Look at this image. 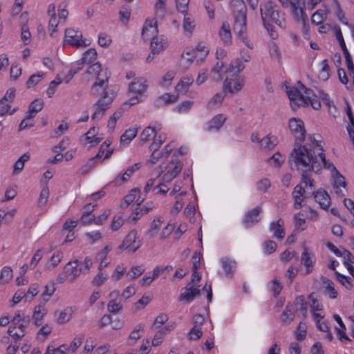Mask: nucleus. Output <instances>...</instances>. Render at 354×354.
Segmentation results:
<instances>
[{
  "label": "nucleus",
  "mask_w": 354,
  "mask_h": 354,
  "mask_svg": "<svg viewBox=\"0 0 354 354\" xmlns=\"http://www.w3.org/2000/svg\"><path fill=\"white\" fill-rule=\"evenodd\" d=\"M147 80L143 77L136 78L129 85V90L131 93L141 95L147 88Z\"/></svg>",
  "instance_id": "15"
},
{
  "label": "nucleus",
  "mask_w": 354,
  "mask_h": 354,
  "mask_svg": "<svg viewBox=\"0 0 354 354\" xmlns=\"http://www.w3.org/2000/svg\"><path fill=\"white\" fill-rule=\"evenodd\" d=\"M294 304L295 305L299 306L298 310H299L305 317L307 313L308 304L307 302L305 301L304 297L303 295L298 296L297 297H296Z\"/></svg>",
  "instance_id": "42"
},
{
  "label": "nucleus",
  "mask_w": 354,
  "mask_h": 354,
  "mask_svg": "<svg viewBox=\"0 0 354 354\" xmlns=\"http://www.w3.org/2000/svg\"><path fill=\"white\" fill-rule=\"evenodd\" d=\"M257 189L263 193H266L270 187L271 183L269 179L263 178L257 183Z\"/></svg>",
  "instance_id": "54"
},
{
  "label": "nucleus",
  "mask_w": 354,
  "mask_h": 354,
  "mask_svg": "<svg viewBox=\"0 0 354 354\" xmlns=\"http://www.w3.org/2000/svg\"><path fill=\"white\" fill-rule=\"evenodd\" d=\"M44 107V101L40 99H36L33 100L29 107L32 111H35V113L39 112Z\"/></svg>",
  "instance_id": "56"
},
{
  "label": "nucleus",
  "mask_w": 354,
  "mask_h": 354,
  "mask_svg": "<svg viewBox=\"0 0 354 354\" xmlns=\"http://www.w3.org/2000/svg\"><path fill=\"white\" fill-rule=\"evenodd\" d=\"M112 41L109 35L106 33H100L98 38V44L102 47H108Z\"/></svg>",
  "instance_id": "49"
},
{
  "label": "nucleus",
  "mask_w": 354,
  "mask_h": 354,
  "mask_svg": "<svg viewBox=\"0 0 354 354\" xmlns=\"http://www.w3.org/2000/svg\"><path fill=\"white\" fill-rule=\"evenodd\" d=\"M317 156L322 165V167H324L325 169H331L333 171H336V170H337L334 165L330 162L329 160L326 158V155L324 153L319 152Z\"/></svg>",
  "instance_id": "37"
},
{
  "label": "nucleus",
  "mask_w": 354,
  "mask_h": 354,
  "mask_svg": "<svg viewBox=\"0 0 354 354\" xmlns=\"http://www.w3.org/2000/svg\"><path fill=\"white\" fill-rule=\"evenodd\" d=\"M96 205H91V203L86 204L84 207V209L85 210L83 213L80 221L84 225H89L91 224V220H88V215L94 210L95 207Z\"/></svg>",
  "instance_id": "40"
},
{
  "label": "nucleus",
  "mask_w": 354,
  "mask_h": 354,
  "mask_svg": "<svg viewBox=\"0 0 354 354\" xmlns=\"http://www.w3.org/2000/svg\"><path fill=\"white\" fill-rule=\"evenodd\" d=\"M276 5L272 1H267L261 4L260 12L264 27L272 38L275 39L277 36L276 32L273 30V26L270 22H274L276 24L282 27L284 19L280 16L279 12L275 9Z\"/></svg>",
  "instance_id": "3"
},
{
  "label": "nucleus",
  "mask_w": 354,
  "mask_h": 354,
  "mask_svg": "<svg viewBox=\"0 0 354 354\" xmlns=\"http://www.w3.org/2000/svg\"><path fill=\"white\" fill-rule=\"evenodd\" d=\"M336 37L339 43L340 47L343 51L344 56H345L346 63L347 65L348 70L349 71V72L351 73L354 75V65H353V63L352 61V58H351V56L346 46V44L344 42L342 33L339 27L336 30Z\"/></svg>",
  "instance_id": "10"
},
{
  "label": "nucleus",
  "mask_w": 354,
  "mask_h": 354,
  "mask_svg": "<svg viewBox=\"0 0 354 354\" xmlns=\"http://www.w3.org/2000/svg\"><path fill=\"white\" fill-rule=\"evenodd\" d=\"M196 52L194 50V49H189L186 50L185 53L182 54V62H185L184 64L188 66L190 64V63L192 62L194 58L197 57Z\"/></svg>",
  "instance_id": "39"
},
{
  "label": "nucleus",
  "mask_w": 354,
  "mask_h": 354,
  "mask_svg": "<svg viewBox=\"0 0 354 354\" xmlns=\"http://www.w3.org/2000/svg\"><path fill=\"white\" fill-rule=\"evenodd\" d=\"M109 77L110 74L107 69H102L91 87L90 94L92 96L96 97L101 94L100 97L94 104L96 109L92 115L93 120L101 119L115 97V94L109 85Z\"/></svg>",
  "instance_id": "1"
},
{
  "label": "nucleus",
  "mask_w": 354,
  "mask_h": 354,
  "mask_svg": "<svg viewBox=\"0 0 354 354\" xmlns=\"http://www.w3.org/2000/svg\"><path fill=\"white\" fill-rule=\"evenodd\" d=\"M194 50L196 52V55L199 57L200 59H203V57H206L209 53V50L202 43H199Z\"/></svg>",
  "instance_id": "62"
},
{
  "label": "nucleus",
  "mask_w": 354,
  "mask_h": 354,
  "mask_svg": "<svg viewBox=\"0 0 354 354\" xmlns=\"http://www.w3.org/2000/svg\"><path fill=\"white\" fill-rule=\"evenodd\" d=\"M233 30L237 37L241 40L247 47L254 48L252 42L249 39L247 35V17H234Z\"/></svg>",
  "instance_id": "4"
},
{
  "label": "nucleus",
  "mask_w": 354,
  "mask_h": 354,
  "mask_svg": "<svg viewBox=\"0 0 354 354\" xmlns=\"http://www.w3.org/2000/svg\"><path fill=\"white\" fill-rule=\"evenodd\" d=\"M309 192L301 185H297L295 187L292 193L294 200V207L299 209L303 206L302 202L308 197Z\"/></svg>",
  "instance_id": "11"
},
{
  "label": "nucleus",
  "mask_w": 354,
  "mask_h": 354,
  "mask_svg": "<svg viewBox=\"0 0 354 354\" xmlns=\"http://www.w3.org/2000/svg\"><path fill=\"white\" fill-rule=\"evenodd\" d=\"M342 257L344 258V264L354 263V255L348 250L343 249Z\"/></svg>",
  "instance_id": "64"
},
{
  "label": "nucleus",
  "mask_w": 354,
  "mask_h": 354,
  "mask_svg": "<svg viewBox=\"0 0 354 354\" xmlns=\"http://www.w3.org/2000/svg\"><path fill=\"white\" fill-rule=\"evenodd\" d=\"M144 272L145 268L142 266H133L127 272V276H129L131 280H133L140 277Z\"/></svg>",
  "instance_id": "45"
},
{
  "label": "nucleus",
  "mask_w": 354,
  "mask_h": 354,
  "mask_svg": "<svg viewBox=\"0 0 354 354\" xmlns=\"http://www.w3.org/2000/svg\"><path fill=\"white\" fill-rule=\"evenodd\" d=\"M287 95L290 101V106L293 110H297L299 106L308 105L307 100L295 87L287 88Z\"/></svg>",
  "instance_id": "7"
},
{
  "label": "nucleus",
  "mask_w": 354,
  "mask_h": 354,
  "mask_svg": "<svg viewBox=\"0 0 354 354\" xmlns=\"http://www.w3.org/2000/svg\"><path fill=\"white\" fill-rule=\"evenodd\" d=\"M337 279L347 289H350L351 288V279L348 277H346L338 272H335Z\"/></svg>",
  "instance_id": "51"
},
{
  "label": "nucleus",
  "mask_w": 354,
  "mask_h": 354,
  "mask_svg": "<svg viewBox=\"0 0 354 354\" xmlns=\"http://www.w3.org/2000/svg\"><path fill=\"white\" fill-rule=\"evenodd\" d=\"M46 313V310L44 304H39L35 307L33 318L42 319Z\"/></svg>",
  "instance_id": "63"
},
{
  "label": "nucleus",
  "mask_w": 354,
  "mask_h": 354,
  "mask_svg": "<svg viewBox=\"0 0 354 354\" xmlns=\"http://www.w3.org/2000/svg\"><path fill=\"white\" fill-rule=\"evenodd\" d=\"M244 68H245V65L243 63V62L239 59H236L234 61H232V62L230 65V71L231 72L234 73L235 74L239 73Z\"/></svg>",
  "instance_id": "43"
},
{
  "label": "nucleus",
  "mask_w": 354,
  "mask_h": 354,
  "mask_svg": "<svg viewBox=\"0 0 354 354\" xmlns=\"http://www.w3.org/2000/svg\"><path fill=\"white\" fill-rule=\"evenodd\" d=\"M124 223V219L122 216H115L111 223V228L113 231L118 230Z\"/></svg>",
  "instance_id": "57"
},
{
  "label": "nucleus",
  "mask_w": 354,
  "mask_h": 354,
  "mask_svg": "<svg viewBox=\"0 0 354 354\" xmlns=\"http://www.w3.org/2000/svg\"><path fill=\"white\" fill-rule=\"evenodd\" d=\"M192 77L185 76L183 77L176 86V90L179 92H186L189 86L193 83Z\"/></svg>",
  "instance_id": "33"
},
{
  "label": "nucleus",
  "mask_w": 354,
  "mask_h": 354,
  "mask_svg": "<svg viewBox=\"0 0 354 354\" xmlns=\"http://www.w3.org/2000/svg\"><path fill=\"white\" fill-rule=\"evenodd\" d=\"M49 196V189L47 186L42 188L39 198V205L42 206L46 204Z\"/></svg>",
  "instance_id": "52"
},
{
  "label": "nucleus",
  "mask_w": 354,
  "mask_h": 354,
  "mask_svg": "<svg viewBox=\"0 0 354 354\" xmlns=\"http://www.w3.org/2000/svg\"><path fill=\"white\" fill-rule=\"evenodd\" d=\"M200 295V289L198 287L195 288L194 284H192V282H189L186 286L185 292L180 295L178 299L179 301L185 300L189 302Z\"/></svg>",
  "instance_id": "14"
},
{
  "label": "nucleus",
  "mask_w": 354,
  "mask_h": 354,
  "mask_svg": "<svg viewBox=\"0 0 354 354\" xmlns=\"http://www.w3.org/2000/svg\"><path fill=\"white\" fill-rule=\"evenodd\" d=\"M195 27L194 21L189 17H184L183 20V28L185 31L192 32Z\"/></svg>",
  "instance_id": "58"
},
{
  "label": "nucleus",
  "mask_w": 354,
  "mask_h": 354,
  "mask_svg": "<svg viewBox=\"0 0 354 354\" xmlns=\"http://www.w3.org/2000/svg\"><path fill=\"white\" fill-rule=\"evenodd\" d=\"M71 310L70 309H65L63 311H60L57 317V323L63 324L68 322L71 319Z\"/></svg>",
  "instance_id": "46"
},
{
  "label": "nucleus",
  "mask_w": 354,
  "mask_h": 354,
  "mask_svg": "<svg viewBox=\"0 0 354 354\" xmlns=\"http://www.w3.org/2000/svg\"><path fill=\"white\" fill-rule=\"evenodd\" d=\"M261 144L263 149L272 150L278 144V139L276 136L269 133L261 140Z\"/></svg>",
  "instance_id": "22"
},
{
  "label": "nucleus",
  "mask_w": 354,
  "mask_h": 354,
  "mask_svg": "<svg viewBox=\"0 0 354 354\" xmlns=\"http://www.w3.org/2000/svg\"><path fill=\"white\" fill-rule=\"evenodd\" d=\"M131 177V175L126 171L122 176L118 175L112 181L115 186H120L123 183L127 182Z\"/></svg>",
  "instance_id": "60"
},
{
  "label": "nucleus",
  "mask_w": 354,
  "mask_h": 354,
  "mask_svg": "<svg viewBox=\"0 0 354 354\" xmlns=\"http://www.w3.org/2000/svg\"><path fill=\"white\" fill-rule=\"evenodd\" d=\"M222 267L227 277H232L236 268V261L229 258H223L221 260Z\"/></svg>",
  "instance_id": "24"
},
{
  "label": "nucleus",
  "mask_w": 354,
  "mask_h": 354,
  "mask_svg": "<svg viewBox=\"0 0 354 354\" xmlns=\"http://www.w3.org/2000/svg\"><path fill=\"white\" fill-rule=\"evenodd\" d=\"M107 308L109 312L117 313L122 308V305L115 300H110L108 303Z\"/></svg>",
  "instance_id": "55"
},
{
  "label": "nucleus",
  "mask_w": 354,
  "mask_h": 354,
  "mask_svg": "<svg viewBox=\"0 0 354 354\" xmlns=\"http://www.w3.org/2000/svg\"><path fill=\"white\" fill-rule=\"evenodd\" d=\"M137 128H129L126 130L125 132L120 137L121 143H129L131 142L137 135Z\"/></svg>",
  "instance_id": "30"
},
{
  "label": "nucleus",
  "mask_w": 354,
  "mask_h": 354,
  "mask_svg": "<svg viewBox=\"0 0 354 354\" xmlns=\"http://www.w3.org/2000/svg\"><path fill=\"white\" fill-rule=\"evenodd\" d=\"M226 120V118L223 114H218L208 122V131H218Z\"/></svg>",
  "instance_id": "20"
},
{
  "label": "nucleus",
  "mask_w": 354,
  "mask_h": 354,
  "mask_svg": "<svg viewBox=\"0 0 354 354\" xmlns=\"http://www.w3.org/2000/svg\"><path fill=\"white\" fill-rule=\"evenodd\" d=\"M83 68V64L80 62L77 64V66H73L68 72L67 75L65 77L66 83H68L78 71L82 70Z\"/></svg>",
  "instance_id": "48"
},
{
  "label": "nucleus",
  "mask_w": 354,
  "mask_h": 354,
  "mask_svg": "<svg viewBox=\"0 0 354 354\" xmlns=\"http://www.w3.org/2000/svg\"><path fill=\"white\" fill-rule=\"evenodd\" d=\"M293 15L297 21H301L303 24V32L304 35H308L310 26L308 24V17L303 8L299 7L295 3H291Z\"/></svg>",
  "instance_id": "9"
},
{
  "label": "nucleus",
  "mask_w": 354,
  "mask_h": 354,
  "mask_svg": "<svg viewBox=\"0 0 354 354\" xmlns=\"http://www.w3.org/2000/svg\"><path fill=\"white\" fill-rule=\"evenodd\" d=\"M311 171L304 170L301 171V183H304L305 185V187L308 189V187H313L315 180L311 178L310 172ZM308 191V189H307Z\"/></svg>",
  "instance_id": "38"
},
{
  "label": "nucleus",
  "mask_w": 354,
  "mask_h": 354,
  "mask_svg": "<svg viewBox=\"0 0 354 354\" xmlns=\"http://www.w3.org/2000/svg\"><path fill=\"white\" fill-rule=\"evenodd\" d=\"M232 6L234 17H247V7L243 0H232Z\"/></svg>",
  "instance_id": "18"
},
{
  "label": "nucleus",
  "mask_w": 354,
  "mask_h": 354,
  "mask_svg": "<svg viewBox=\"0 0 354 354\" xmlns=\"http://www.w3.org/2000/svg\"><path fill=\"white\" fill-rule=\"evenodd\" d=\"M220 37L221 39L225 43H230L232 39V35L230 29V25L225 22L223 24V26L221 28L220 32H219Z\"/></svg>",
  "instance_id": "32"
},
{
  "label": "nucleus",
  "mask_w": 354,
  "mask_h": 354,
  "mask_svg": "<svg viewBox=\"0 0 354 354\" xmlns=\"http://www.w3.org/2000/svg\"><path fill=\"white\" fill-rule=\"evenodd\" d=\"M102 71L101 64L99 62H96L88 66L86 73L88 75L97 76L98 73Z\"/></svg>",
  "instance_id": "59"
},
{
  "label": "nucleus",
  "mask_w": 354,
  "mask_h": 354,
  "mask_svg": "<svg viewBox=\"0 0 354 354\" xmlns=\"http://www.w3.org/2000/svg\"><path fill=\"white\" fill-rule=\"evenodd\" d=\"M136 230H131L124 238L121 245L118 247L120 251L123 249H128L130 252H135L140 246V243L136 244Z\"/></svg>",
  "instance_id": "8"
},
{
  "label": "nucleus",
  "mask_w": 354,
  "mask_h": 354,
  "mask_svg": "<svg viewBox=\"0 0 354 354\" xmlns=\"http://www.w3.org/2000/svg\"><path fill=\"white\" fill-rule=\"evenodd\" d=\"M309 194L314 196L315 201L319 203L321 208L326 210L328 209L330 203V198L325 190L319 189L317 192H309Z\"/></svg>",
  "instance_id": "13"
},
{
  "label": "nucleus",
  "mask_w": 354,
  "mask_h": 354,
  "mask_svg": "<svg viewBox=\"0 0 354 354\" xmlns=\"http://www.w3.org/2000/svg\"><path fill=\"white\" fill-rule=\"evenodd\" d=\"M288 163L292 170L313 171L319 173L322 171V165L315 152L306 145L295 142L294 149L289 154Z\"/></svg>",
  "instance_id": "2"
},
{
  "label": "nucleus",
  "mask_w": 354,
  "mask_h": 354,
  "mask_svg": "<svg viewBox=\"0 0 354 354\" xmlns=\"http://www.w3.org/2000/svg\"><path fill=\"white\" fill-rule=\"evenodd\" d=\"M12 278V270L10 267H3L0 274V281L3 283H8Z\"/></svg>",
  "instance_id": "44"
},
{
  "label": "nucleus",
  "mask_w": 354,
  "mask_h": 354,
  "mask_svg": "<svg viewBox=\"0 0 354 354\" xmlns=\"http://www.w3.org/2000/svg\"><path fill=\"white\" fill-rule=\"evenodd\" d=\"M243 86V80L233 82L232 80L226 79L224 82V92L227 90L231 93H236L240 91Z\"/></svg>",
  "instance_id": "21"
},
{
  "label": "nucleus",
  "mask_w": 354,
  "mask_h": 354,
  "mask_svg": "<svg viewBox=\"0 0 354 354\" xmlns=\"http://www.w3.org/2000/svg\"><path fill=\"white\" fill-rule=\"evenodd\" d=\"M295 308L294 305L288 303L281 315V322L283 324L288 325L293 321L295 318Z\"/></svg>",
  "instance_id": "19"
},
{
  "label": "nucleus",
  "mask_w": 354,
  "mask_h": 354,
  "mask_svg": "<svg viewBox=\"0 0 354 354\" xmlns=\"http://www.w3.org/2000/svg\"><path fill=\"white\" fill-rule=\"evenodd\" d=\"M285 158L282 157V155L280 152L277 151L272 157L268 159V162L272 161L276 167H281L282 163L284 162Z\"/></svg>",
  "instance_id": "61"
},
{
  "label": "nucleus",
  "mask_w": 354,
  "mask_h": 354,
  "mask_svg": "<svg viewBox=\"0 0 354 354\" xmlns=\"http://www.w3.org/2000/svg\"><path fill=\"white\" fill-rule=\"evenodd\" d=\"M97 55V51L95 48H89L83 54L81 62L83 64H90L92 62L96 59Z\"/></svg>",
  "instance_id": "29"
},
{
  "label": "nucleus",
  "mask_w": 354,
  "mask_h": 354,
  "mask_svg": "<svg viewBox=\"0 0 354 354\" xmlns=\"http://www.w3.org/2000/svg\"><path fill=\"white\" fill-rule=\"evenodd\" d=\"M45 73H44L32 75L26 83V88H30L36 86L37 84H39V82L41 81Z\"/></svg>",
  "instance_id": "36"
},
{
  "label": "nucleus",
  "mask_w": 354,
  "mask_h": 354,
  "mask_svg": "<svg viewBox=\"0 0 354 354\" xmlns=\"http://www.w3.org/2000/svg\"><path fill=\"white\" fill-rule=\"evenodd\" d=\"M327 9H319L317 10L311 17V22L315 25L321 24L327 18L328 15Z\"/></svg>",
  "instance_id": "25"
},
{
  "label": "nucleus",
  "mask_w": 354,
  "mask_h": 354,
  "mask_svg": "<svg viewBox=\"0 0 354 354\" xmlns=\"http://www.w3.org/2000/svg\"><path fill=\"white\" fill-rule=\"evenodd\" d=\"M223 67V62H218L212 68L211 71V77L213 80L219 82L222 80L221 70Z\"/></svg>",
  "instance_id": "35"
},
{
  "label": "nucleus",
  "mask_w": 354,
  "mask_h": 354,
  "mask_svg": "<svg viewBox=\"0 0 354 354\" xmlns=\"http://www.w3.org/2000/svg\"><path fill=\"white\" fill-rule=\"evenodd\" d=\"M225 94L223 93H218L215 94L209 101L207 104V109H212L216 106H221Z\"/></svg>",
  "instance_id": "31"
},
{
  "label": "nucleus",
  "mask_w": 354,
  "mask_h": 354,
  "mask_svg": "<svg viewBox=\"0 0 354 354\" xmlns=\"http://www.w3.org/2000/svg\"><path fill=\"white\" fill-rule=\"evenodd\" d=\"M16 89L13 87L9 88L5 95L1 99L0 102H12L15 97Z\"/></svg>",
  "instance_id": "53"
},
{
  "label": "nucleus",
  "mask_w": 354,
  "mask_h": 354,
  "mask_svg": "<svg viewBox=\"0 0 354 354\" xmlns=\"http://www.w3.org/2000/svg\"><path fill=\"white\" fill-rule=\"evenodd\" d=\"M262 212L261 206H257L252 209L245 212L243 219V223L246 227H251L260 221L259 214Z\"/></svg>",
  "instance_id": "12"
},
{
  "label": "nucleus",
  "mask_w": 354,
  "mask_h": 354,
  "mask_svg": "<svg viewBox=\"0 0 354 354\" xmlns=\"http://www.w3.org/2000/svg\"><path fill=\"white\" fill-rule=\"evenodd\" d=\"M322 281L326 286L325 294L328 295L332 299H335L337 296V292L333 286V282L326 277H322Z\"/></svg>",
  "instance_id": "26"
},
{
  "label": "nucleus",
  "mask_w": 354,
  "mask_h": 354,
  "mask_svg": "<svg viewBox=\"0 0 354 354\" xmlns=\"http://www.w3.org/2000/svg\"><path fill=\"white\" fill-rule=\"evenodd\" d=\"M301 263L306 268V273H310L312 271V260L308 252V249L305 247L301 257Z\"/></svg>",
  "instance_id": "28"
},
{
  "label": "nucleus",
  "mask_w": 354,
  "mask_h": 354,
  "mask_svg": "<svg viewBox=\"0 0 354 354\" xmlns=\"http://www.w3.org/2000/svg\"><path fill=\"white\" fill-rule=\"evenodd\" d=\"M189 340H197L202 335L203 332L201 328H198L197 326H194L188 333Z\"/></svg>",
  "instance_id": "50"
},
{
  "label": "nucleus",
  "mask_w": 354,
  "mask_h": 354,
  "mask_svg": "<svg viewBox=\"0 0 354 354\" xmlns=\"http://www.w3.org/2000/svg\"><path fill=\"white\" fill-rule=\"evenodd\" d=\"M151 54L153 55L158 54L164 49V44L162 40L159 41V39L156 35H151Z\"/></svg>",
  "instance_id": "27"
},
{
  "label": "nucleus",
  "mask_w": 354,
  "mask_h": 354,
  "mask_svg": "<svg viewBox=\"0 0 354 354\" xmlns=\"http://www.w3.org/2000/svg\"><path fill=\"white\" fill-rule=\"evenodd\" d=\"M65 41L75 47H86L89 43H86L85 39H82V34L80 31L73 28H67L65 30Z\"/></svg>",
  "instance_id": "6"
},
{
  "label": "nucleus",
  "mask_w": 354,
  "mask_h": 354,
  "mask_svg": "<svg viewBox=\"0 0 354 354\" xmlns=\"http://www.w3.org/2000/svg\"><path fill=\"white\" fill-rule=\"evenodd\" d=\"M79 261L75 260L73 262H68L64 268V270L69 276V281L73 282L82 272V269L78 268Z\"/></svg>",
  "instance_id": "16"
},
{
  "label": "nucleus",
  "mask_w": 354,
  "mask_h": 354,
  "mask_svg": "<svg viewBox=\"0 0 354 354\" xmlns=\"http://www.w3.org/2000/svg\"><path fill=\"white\" fill-rule=\"evenodd\" d=\"M140 193V189L134 188L131 190L130 193L124 196V203H122L120 206L121 208H127L136 198L137 194Z\"/></svg>",
  "instance_id": "34"
},
{
  "label": "nucleus",
  "mask_w": 354,
  "mask_h": 354,
  "mask_svg": "<svg viewBox=\"0 0 354 354\" xmlns=\"http://www.w3.org/2000/svg\"><path fill=\"white\" fill-rule=\"evenodd\" d=\"M284 222L282 218H279L277 221H272L270 224V231L273 232V236L279 240H282L285 236V230L283 229Z\"/></svg>",
  "instance_id": "17"
},
{
  "label": "nucleus",
  "mask_w": 354,
  "mask_h": 354,
  "mask_svg": "<svg viewBox=\"0 0 354 354\" xmlns=\"http://www.w3.org/2000/svg\"><path fill=\"white\" fill-rule=\"evenodd\" d=\"M158 33V28H157V22L154 23L153 21L147 20L145 22V26L142 28V34L144 38L145 37H149L151 35H157Z\"/></svg>",
  "instance_id": "23"
},
{
  "label": "nucleus",
  "mask_w": 354,
  "mask_h": 354,
  "mask_svg": "<svg viewBox=\"0 0 354 354\" xmlns=\"http://www.w3.org/2000/svg\"><path fill=\"white\" fill-rule=\"evenodd\" d=\"M289 129L295 137L296 142H303L306 137V129L303 121L299 118H292L288 122Z\"/></svg>",
  "instance_id": "5"
},
{
  "label": "nucleus",
  "mask_w": 354,
  "mask_h": 354,
  "mask_svg": "<svg viewBox=\"0 0 354 354\" xmlns=\"http://www.w3.org/2000/svg\"><path fill=\"white\" fill-rule=\"evenodd\" d=\"M334 187H345L346 186V183L345 181L344 177L336 170L334 174Z\"/></svg>",
  "instance_id": "47"
},
{
  "label": "nucleus",
  "mask_w": 354,
  "mask_h": 354,
  "mask_svg": "<svg viewBox=\"0 0 354 354\" xmlns=\"http://www.w3.org/2000/svg\"><path fill=\"white\" fill-rule=\"evenodd\" d=\"M153 135V136H156V131L154 128L151 127H147L140 134V140L142 142H146L150 140V138L151 136Z\"/></svg>",
  "instance_id": "41"
}]
</instances>
